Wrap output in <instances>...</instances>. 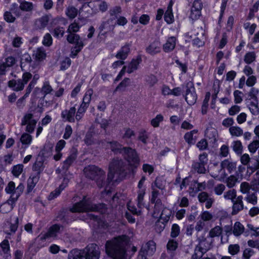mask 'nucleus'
<instances>
[{
	"instance_id": "f257e3e1",
	"label": "nucleus",
	"mask_w": 259,
	"mask_h": 259,
	"mask_svg": "<svg viewBox=\"0 0 259 259\" xmlns=\"http://www.w3.org/2000/svg\"><path fill=\"white\" fill-rule=\"evenodd\" d=\"M129 238L126 235L119 236L108 240L105 244L107 254L113 259H126Z\"/></svg>"
},
{
	"instance_id": "f03ea898",
	"label": "nucleus",
	"mask_w": 259,
	"mask_h": 259,
	"mask_svg": "<svg viewBox=\"0 0 259 259\" xmlns=\"http://www.w3.org/2000/svg\"><path fill=\"white\" fill-rule=\"evenodd\" d=\"M71 212H83L88 211H98L101 213H105L107 211V207L105 204H98L92 203L90 199L84 196L80 201L75 203L70 208Z\"/></svg>"
},
{
	"instance_id": "7ed1b4c3",
	"label": "nucleus",
	"mask_w": 259,
	"mask_h": 259,
	"mask_svg": "<svg viewBox=\"0 0 259 259\" xmlns=\"http://www.w3.org/2000/svg\"><path fill=\"white\" fill-rule=\"evenodd\" d=\"M85 177L91 180H94L99 188H102L106 185L105 172L100 167L90 165L83 169Z\"/></svg>"
},
{
	"instance_id": "20e7f679",
	"label": "nucleus",
	"mask_w": 259,
	"mask_h": 259,
	"mask_svg": "<svg viewBox=\"0 0 259 259\" xmlns=\"http://www.w3.org/2000/svg\"><path fill=\"white\" fill-rule=\"evenodd\" d=\"M127 166L121 159H114L109 164V171L108 174V180L111 181L115 174L120 175L126 170Z\"/></svg>"
},
{
	"instance_id": "39448f33",
	"label": "nucleus",
	"mask_w": 259,
	"mask_h": 259,
	"mask_svg": "<svg viewBox=\"0 0 259 259\" xmlns=\"http://www.w3.org/2000/svg\"><path fill=\"white\" fill-rule=\"evenodd\" d=\"M156 251V243L152 240L143 244L139 252L138 259H148Z\"/></svg>"
},
{
	"instance_id": "423d86ee",
	"label": "nucleus",
	"mask_w": 259,
	"mask_h": 259,
	"mask_svg": "<svg viewBox=\"0 0 259 259\" xmlns=\"http://www.w3.org/2000/svg\"><path fill=\"white\" fill-rule=\"evenodd\" d=\"M122 154L131 166L137 167L139 164L140 158L135 149L125 147Z\"/></svg>"
},
{
	"instance_id": "0eeeda50",
	"label": "nucleus",
	"mask_w": 259,
	"mask_h": 259,
	"mask_svg": "<svg viewBox=\"0 0 259 259\" xmlns=\"http://www.w3.org/2000/svg\"><path fill=\"white\" fill-rule=\"evenodd\" d=\"M24 189V186L22 183L16 188L15 184L14 182H10L5 188V191L7 194H11L9 198H14L15 200H18V198L22 194Z\"/></svg>"
},
{
	"instance_id": "6e6552de",
	"label": "nucleus",
	"mask_w": 259,
	"mask_h": 259,
	"mask_svg": "<svg viewBox=\"0 0 259 259\" xmlns=\"http://www.w3.org/2000/svg\"><path fill=\"white\" fill-rule=\"evenodd\" d=\"M205 232L201 235H197V240L198 244L195 248V251H198L201 252L200 257L208 251L212 247V241L209 242L205 237Z\"/></svg>"
},
{
	"instance_id": "1a4fd4ad",
	"label": "nucleus",
	"mask_w": 259,
	"mask_h": 259,
	"mask_svg": "<svg viewBox=\"0 0 259 259\" xmlns=\"http://www.w3.org/2000/svg\"><path fill=\"white\" fill-rule=\"evenodd\" d=\"M82 252L84 255V259H99L100 256V248L94 243L89 244L82 249Z\"/></svg>"
},
{
	"instance_id": "9d476101",
	"label": "nucleus",
	"mask_w": 259,
	"mask_h": 259,
	"mask_svg": "<svg viewBox=\"0 0 259 259\" xmlns=\"http://www.w3.org/2000/svg\"><path fill=\"white\" fill-rule=\"evenodd\" d=\"M37 120L33 118V115L28 113L24 115L21 120V125H26L25 131L29 134L32 133L35 128Z\"/></svg>"
},
{
	"instance_id": "9b49d317",
	"label": "nucleus",
	"mask_w": 259,
	"mask_h": 259,
	"mask_svg": "<svg viewBox=\"0 0 259 259\" xmlns=\"http://www.w3.org/2000/svg\"><path fill=\"white\" fill-rule=\"evenodd\" d=\"M208 161L207 154L203 153L199 156L198 161L194 162L192 164V169L199 174H204L206 170L205 165Z\"/></svg>"
},
{
	"instance_id": "f8f14e48",
	"label": "nucleus",
	"mask_w": 259,
	"mask_h": 259,
	"mask_svg": "<svg viewBox=\"0 0 259 259\" xmlns=\"http://www.w3.org/2000/svg\"><path fill=\"white\" fill-rule=\"evenodd\" d=\"M197 95L195 88L192 82H188L186 85L185 100L190 105H194L197 100Z\"/></svg>"
},
{
	"instance_id": "ddd939ff",
	"label": "nucleus",
	"mask_w": 259,
	"mask_h": 259,
	"mask_svg": "<svg viewBox=\"0 0 259 259\" xmlns=\"http://www.w3.org/2000/svg\"><path fill=\"white\" fill-rule=\"evenodd\" d=\"M113 18H109L102 23L99 27V36H105L108 32L114 30L115 24H113Z\"/></svg>"
},
{
	"instance_id": "4468645a",
	"label": "nucleus",
	"mask_w": 259,
	"mask_h": 259,
	"mask_svg": "<svg viewBox=\"0 0 259 259\" xmlns=\"http://www.w3.org/2000/svg\"><path fill=\"white\" fill-rule=\"evenodd\" d=\"M76 112V109L75 106L70 107L69 109H66L61 112V118L64 121L69 122H74L76 120L75 115Z\"/></svg>"
},
{
	"instance_id": "2eb2a0df",
	"label": "nucleus",
	"mask_w": 259,
	"mask_h": 259,
	"mask_svg": "<svg viewBox=\"0 0 259 259\" xmlns=\"http://www.w3.org/2000/svg\"><path fill=\"white\" fill-rule=\"evenodd\" d=\"M202 8V4L200 0H195L191 8L190 17L193 20L198 19L200 16Z\"/></svg>"
},
{
	"instance_id": "dca6fc26",
	"label": "nucleus",
	"mask_w": 259,
	"mask_h": 259,
	"mask_svg": "<svg viewBox=\"0 0 259 259\" xmlns=\"http://www.w3.org/2000/svg\"><path fill=\"white\" fill-rule=\"evenodd\" d=\"M243 196L239 195L236 199L232 201L233 203L232 214L236 215L244 209V204L243 202Z\"/></svg>"
},
{
	"instance_id": "f3484780",
	"label": "nucleus",
	"mask_w": 259,
	"mask_h": 259,
	"mask_svg": "<svg viewBox=\"0 0 259 259\" xmlns=\"http://www.w3.org/2000/svg\"><path fill=\"white\" fill-rule=\"evenodd\" d=\"M161 45L158 40L151 42L146 48V51L151 55H155L160 52Z\"/></svg>"
},
{
	"instance_id": "a211bd4d",
	"label": "nucleus",
	"mask_w": 259,
	"mask_h": 259,
	"mask_svg": "<svg viewBox=\"0 0 259 259\" xmlns=\"http://www.w3.org/2000/svg\"><path fill=\"white\" fill-rule=\"evenodd\" d=\"M17 201L14 198H9L6 202L1 205L0 211L3 213L9 212L14 208Z\"/></svg>"
},
{
	"instance_id": "6ab92c4d",
	"label": "nucleus",
	"mask_w": 259,
	"mask_h": 259,
	"mask_svg": "<svg viewBox=\"0 0 259 259\" xmlns=\"http://www.w3.org/2000/svg\"><path fill=\"white\" fill-rule=\"evenodd\" d=\"M233 233L235 236H239L244 233L245 236L249 235L248 231L245 230L243 225L239 222H236L234 225Z\"/></svg>"
},
{
	"instance_id": "aec40b11",
	"label": "nucleus",
	"mask_w": 259,
	"mask_h": 259,
	"mask_svg": "<svg viewBox=\"0 0 259 259\" xmlns=\"http://www.w3.org/2000/svg\"><path fill=\"white\" fill-rule=\"evenodd\" d=\"M131 44L130 43H126L123 47H121L120 50L117 52L115 57L119 59L124 60H125L130 52V47Z\"/></svg>"
},
{
	"instance_id": "412c9836",
	"label": "nucleus",
	"mask_w": 259,
	"mask_h": 259,
	"mask_svg": "<svg viewBox=\"0 0 259 259\" xmlns=\"http://www.w3.org/2000/svg\"><path fill=\"white\" fill-rule=\"evenodd\" d=\"M32 62V59L30 55L25 53L21 55L20 61V66L23 70H26L30 66Z\"/></svg>"
},
{
	"instance_id": "4be33fe9",
	"label": "nucleus",
	"mask_w": 259,
	"mask_h": 259,
	"mask_svg": "<svg viewBox=\"0 0 259 259\" xmlns=\"http://www.w3.org/2000/svg\"><path fill=\"white\" fill-rule=\"evenodd\" d=\"M142 62V58L138 56L136 59H133L129 64L126 66V72L128 73H132L138 69L139 64Z\"/></svg>"
},
{
	"instance_id": "5701e85b",
	"label": "nucleus",
	"mask_w": 259,
	"mask_h": 259,
	"mask_svg": "<svg viewBox=\"0 0 259 259\" xmlns=\"http://www.w3.org/2000/svg\"><path fill=\"white\" fill-rule=\"evenodd\" d=\"M39 179V176L38 175H32L27 180V193H30Z\"/></svg>"
},
{
	"instance_id": "b1692460",
	"label": "nucleus",
	"mask_w": 259,
	"mask_h": 259,
	"mask_svg": "<svg viewBox=\"0 0 259 259\" xmlns=\"http://www.w3.org/2000/svg\"><path fill=\"white\" fill-rule=\"evenodd\" d=\"M236 166L235 163L230 162L228 160H225L222 162L221 166L218 167L216 166H214V169H217L219 172H221L225 168H227L230 172L233 169H235Z\"/></svg>"
},
{
	"instance_id": "393cba45",
	"label": "nucleus",
	"mask_w": 259,
	"mask_h": 259,
	"mask_svg": "<svg viewBox=\"0 0 259 259\" xmlns=\"http://www.w3.org/2000/svg\"><path fill=\"white\" fill-rule=\"evenodd\" d=\"M68 182V179H64L63 182L60 185L59 187L50 193L48 197L49 199H53L59 196L60 194L61 191L64 190V188L67 186Z\"/></svg>"
},
{
	"instance_id": "a878e982",
	"label": "nucleus",
	"mask_w": 259,
	"mask_h": 259,
	"mask_svg": "<svg viewBox=\"0 0 259 259\" xmlns=\"http://www.w3.org/2000/svg\"><path fill=\"white\" fill-rule=\"evenodd\" d=\"M176 38L175 37L171 36L169 37L166 43L163 45V49L165 52H169L172 51L176 47Z\"/></svg>"
},
{
	"instance_id": "bb28decb",
	"label": "nucleus",
	"mask_w": 259,
	"mask_h": 259,
	"mask_svg": "<svg viewBox=\"0 0 259 259\" xmlns=\"http://www.w3.org/2000/svg\"><path fill=\"white\" fill-rule=\"evenodd\" d=\"M8 85L10 88H13L15 91H19L23 90L24 85L21 79L17 80H12L8 82Z\"/></svg>"
},
{
	"instance_id": "cd10ccee",
	"label": "nucleus",
	"mask_w": 259,
	"mask_h": 259,
	"mask_svg": "<svg viewBox=\"0 0 259 259\" xmlns=\"http://www.w3.org/2000/svg\"><path fill=\"white\" fill-rule=\"evenodd\" d=\"M51 15H46L36 21L35 24L39 29L45 28L48 24Z\"/></svg>"
},
{
	"instance_id": "c85d7f7f",
	"label": "nucleus",
	"mask_w": 259,
	"mask_h": 259,
	"mask_svg": "<svg viewBox=\"0 0 259 259\" xmlns=\"http://www.w3.org/2000/svg\"><path fill=\"white\" fill-rule=\"evenodd\" d=\"M76 157L77 156L75 153H72L70 154L66 159L63 162L62 166L63 170L66 171L75 160Z\"/></svg>"
},
{
	"instance_id": "c756f323",
	"label": "nucleus",
	"mask_w": 259,
	"mask_h": 259,
	"mask_svg": "<svg viewBox=\"0 0 259 259\" xmlns=\"http://www.w3.org/2000/svg\"><path fill=\"white\" fill-rule=\"evenodd\" d=\"M108 144L110 145V148L111 150L115 153H121L123 152L125 147L116 141H111L108 142Z\"/></svg>"
},
{
	"instance_id": "7c9ffc66",
	"label": "nucleus",
	"mask_w": 259,
	"mask_h": 259,
	"mask_svg": "<svg viewBox=\"0 0 259 259\" xmlns=\"http://www.w3.org/2000/svg\"><path fill=\"white\" fill-rule=\"evenodd\" d=\"M61 227L59 225H54L52 226L49 230L48 232L45 234L44 239L48 237H55L57 235V233L60 232Z\"/></svg>"
},
{
	"instance_id": "2f4dec72",
	"label": "nucleus",
	"mask_w": 259,
	"mask_h": 259,
	"mask_svg": "<svg viewBox=\"0 0 259 259\" xmlns=\"http://www.w3.org/2000/svg\"><path fill=\"white\" fill-rule=\"evenodd\" d=\"M82 250L73 249L68 254V259H84Z\"/></svg>"
},
{
	"instance_id": "473e14b6",
	"label": "nucleus",
	"mask_w": 259,
	"mask_h": 259,
	"mask_svg": "<svg viewBox=\"0 0 259 259\" xmlns=\"http://www.w3.org/2000/svg\"><path fill=\"white\" fill-rule=\"evenodd\" d=\"M33 57L36 60L42 61L45 59L46 54L43 48H38L33 51Z\"/></svg>"
},
{
	"instance_id": "72a5a7b5",
	"label": "nucleus",
	"mask_w": 259,
	"mask_h": 259,
	"mask_svg": "<svg viewBox=\"0 0 259 259\" xmlns=\"http://www.w3.org/2000/svg\"><path fill=\"white\" fill-rule=\"evenodd\" d=\"M0 246L3 253L5 254V257L8 258L11 256L10 254V244L7 239L4 240L0 244Z\"/></svg>"
},
{
	"instance_id": "f704fd0d",
	"label": "nucleus",
	"mask_w": 259,
	"mask_h": 259,
	"mask_svg": "<svg viewBox=\"0 0 259 259\" xmlns=\"http://www.w3.org/2000/svg\"><path fill=\"white\" fill-rule=\"evenodd\" d=\"M164 18L168 24H171L174 22V18L172 12L171 5H168L166 11Z\"/></svg>"
},
{
	"instance_id": "c9c22d12",
	"label": "nucleus",
	"mask_w": 259,
	"mask_h": 259,
	"mask_svg": "<svg viewBox=\"0 0 259 259\" xmlns=\"http://www.w3.org/2000/svg\"><path fill=\"white\" fill-rule=\"evenodd\" d=\"M197 133V131L194 130L185 134L184 136L185 141L189 144H194L196 142V138L193 137V135Z\"/></svg>"
},
{
	"instance_id": "e433bc0d",
	"label": "nucleus",
	"mask_w": 259,
	"mask_h": 259,
	"mask_svg": "<svg viewBox=\"0 0 259 259\" xmlns=\"http://www.w3.org/2000/svg\"><path fill=\"white\" fill-rule=\"evenodd\" d=\"M151 203L155 204L154 207L153 215L155 217H158L161 210L163 209V205L162 204L161 200H157Z\"/></svg>"
},
{
	"instance_id": "4c0bfd02",
	"label": "nucleus",
	"mask_w": 259,
	"mask_h": 259,
	"mask_svg": "<svg viewBox=\"0 0 259 259\" xmlns=\"http://www.w3.org/2000/svg\"><path fill=\"white\" fill-rule=\"evenodd\" d=\"M237 191L236 190L233 189L225 192L224 194V198L226 200H230L231 202L237 198Z\"/></svg>"
},
{
	"instance_id": "58836bf2",
	"label": "nucleus",
	"mask_w": 259,
	"mask_h": 259,
	"mask_svg": "<svg viewBox=\"0 0 259 259\" xmlns=\"http://www.w3.org/2000/svg\"><path fill=\"white\" fill-rule=\"evenodd\" d=\"M93 94V90L91 89H89L85 93L81 104L89 107L90 103L91 98Z\"/></svg>"
},
{
	"instance_id": "ea45409f",
	"label": "nucleus",
	"mask_w": 259,
	"mask_h": 259,
	"mask_svg": "<svg viewBox=\"0 0 259 259\" xmlns=\"http://www.w3.org/2000/svg\"><path fill=\"white\" fill-rule=\"evenodd\" d=\"M20 8L23 11L29 12L33 10V6L32 3L26 1H20Z\"/></svg>"
},
{
	"instance_id": "a19ab883",
	"label": "nucleus",
	"mask_w": 259,
	"mask_h": 259,
	"mask_svg": "<svg viewBox=\"0 0 259 259\" xmlns=\"http://www.w3.org/2000/svg\"><path fill=\"white\" fill-rule=\"evenodd\" d=\"M65 13L68 18L72 19L77 15L78 10L74 7L71 6L66 9Z\"/></svg>"
},
{
	"instance_id": "79ce46f5",
	"label": "nucleus",
	"mask_w": 259,
	"mask_h": 259,
	"mask_svg": "<svg viewBox=\"0 0 259 259\" xmlns=\"http://www.w3.org/2000/svg\"><path fill=\"white\" fill-rule=\"evenodd\" d=\"M88 108V107L81 104L76 112L75 118L77 121H78L82 119Z\"/></svg>"
},
{
	"instance_id": "37998d69",
	"label": "nucleus",
	"mask_w": 259,
	"mask_h": 259,
	"mask_svg": "<svg viewBox=\"0 0 259 259\" xmlns=\"http://www.w3.org/2000/svg\"><path fill=\"white\" fill-rule=\"evenodd\" d=\"M32 140V136L28 133H23L21 138L20 141L22 144L28 146L31 143Z\"/></svg>"
},
{
	"instance_id": "c03bdc74",
	"label": "nucleus",
	"mask_w": 259,
	"mask_h": 259,
	"mask_svg": "<svg viewBox=\"0 0 259 259\" xmlns=\"http://www.w3.org/2000/svg\"><path fill=\"white\" fill-rule=\"evenodd\" d=\"M205 135L206 138L210 140V142L214 143L217 141V132L215 130H207L205 133Z\"/></svg>"
},
{
	"instance_id": "a18cd8bd",
	"label": "nucleus",
	"mask_w": 259,
	"mask_h": 259,
	"mask_svg": "<svg viewBox=\"0 0 259 259\" xmlns=\"http://www.w3.org/2000/svg\"><path fill=\"white\" fill-rule=\"evenodd\" d=\"M245 200L249 203L255 205L257 203V197L255 193H247Z\"/></svg>"
},
{
	"instance_id": "49530a36",
	"label": "nucleus",
	"mask_w": 259,
	"mask_h": 259,
	"mask_svg": "<svg viewBox=\"0 0 259 259\" xmlns=\"http://www.w3.org/2000/svg\"><path fill=\"white\" fill-rule=\"evenodd\" d=\"M159 215L161 220H163L165 222H167L171 215V211L167 208H163Z\"/></svg>"
},
{
	"instance_id": "de8ad7c7",
	"label": "nucleus",
	"mask_w": 259,
	"mask_h": 259,
	"mask_svg": "<svg viewBox=\"0 0 259 259\" xmlns=\"http://www.w3.org/2000/svg\"><path fill=\"white\" fill-rule=\"evenodd\" d=\"M32 169L36 171L34 175H38L39 176V174L44 169V162L42 161H36L33 165Z\"/></svg>"
},
{
	"instance_id": "09e8293b",
	"label": "nucleus",
	"mask_w": 259,
	"mask_h": 259,
	"mask_svg": "<svg viewBox=\"0 0 259 259\" xmlns=\"http://www.w3.org/2000/svg\"><path fill=\"white\" fill-rule=\"evenodd\" d=\"M145 80L150 87H153L158 81L157 77L153 74L145 76Z\"/></svg>"
},
{
	"instance_id": "8fccbe9b",
	"label": "nucleus",
	"mask_w": 259,
	"mask_h": 259,
	"mask_svg": "<svg viewBox=\"0 0 259 259\" xmlns=\"http://www.w3.org/2000/svg\"><path fill=\"white\" fill-rule=\"evenodd\" d=\"M145 194V189H141L138 192V195L137 197L138 201V206L139 208H142L144 206V203L143 202L144 197Z\"/></svg>"
},
{
	"instance_id": "3c124183",
	"label": "nucleus",
	"mask_w": 259,
	"mask_h": 259,
	"mask_svg": "<svg viewBox=\"0 0 259 259\" xmlns=\"http://www.w3.org/2000/svg\"><path fill=\"white\" fill-rule=\"evenodd\" d=\"M238 182V179L234 176H230L226 180L225 183L229 188L234 187Z\"/></svg>"
},
{
	"instance_id": "603ef678",
	"label": "nucleus",
	"mask_w": 259,
	"mask_h": 259,
	"mask_svg": "<svg viewBox=\"0 0 259 259\" xmlns=\"http://www.w3.org/2000/svg\"><path fill=\"white\" fill-rule=\"evenodd\" d=\"M19 219L18 217H14L13 220H11L10 223V231L9 234H13L16 232L18 227Z\"/></svg>"
},
{
	"instance_id": "864d4df0",
	"label": "nucleus",
	"mask_w": 259,
	"mask_h": 259,
	"mask_svg": "<svg viewBox=\"0 0 259 259\" xmlns=\"http://www.w3.org/2000/svg\"><path fill=\"white\" fill-rule=\"evenodd\" d=\"M53 88L50 85L48 81H45L41 89V93L44 95V98L46 97L47 94H50L53 91Z\"/></svg>"
},
{
	"instance_id": "5fc2aeb1",
	"label": "nucleus",
	"mask_w": 259,
	"mask_h": 259,
	"mask_svg": "<svg viewBox=\"0 0 259 259\" xmlns=\"http://www.w3.org/2000/svg\"><path fill=\"white\" fill-rule=\"evenodd\" d=\"M229 132L233 136L239 137L243 134V130L239 126H231L229 128Z\"/></svg>"
},
{
	"instance_id": "6e6d98bb",
	"label": "nucleus",
	"mask_w": 259,
	"mask_h": 259,
	"mask_svg": "<svg viewBox=\"0 0 259 259\" xmlns=\"http://www.w3.org/2000/svg\"><path fill=\"white\" fill-rule=\"evenodd\" d=\"M96 5L98 6V9L95 8L94 11L95 13L99 11L104 12L108 9V5L107 3L104 1H100L99 3H97Z\"/></svg>"
},
{
	"instance_id": "4d7b16f0",
	"label": "nucleus",
	"mask_w": 259,
	"mask_h": 259,
	"mask_svg": "<svg viewBox=\"0 0 259 259\" xmlns=\"http://www.w3.org/2000/svg\"><path fill=\"white\" fill-rule=\"evenodd\" d=\"M130 79L129 78H124V79L117 85L115 91H124V89L130 85Z\"/></svg>"
},
{
	"instance_id": "13d9d810",
	"label": "nucleus",
	"mask_w": 259,
	"mask_h": 259,
	"mask_svg": "<svg viewBox=\"0 0 259 259\" xmlns=\"http://www.w3.org/2000/svg\"><path fill=\"white\" fill-rule=\"evenodd\" d=\"M222 228L219 226H216L211 229L209 232V237L214 238L219 236L222 233Z\"/></svg>"
},
{
	"instance_id": "bf43d9fd",
	"label": "nucleus",
	"mask_w": 259,
	"mask_h": 259,
	"mask_svg": "<svg viewBox=\"0 0 259 259\" xmlns=\"http://www.w3.org/2000/svg\"><path fill=\"white\" fill-rule=\"evenodd\" d=\"M255 58L256 56L254 52H248L245 54L244 60L246 63L250 64L255 60Z\"/></svg>"
},
{
	"instance_id": "052dcab7",
	"label": "nucleus",
	"mask_w": 259,
	"mask_h": 259,
	"mask_svg": "<svg viewBox=\"0 0 259 259\" xmlns=\"http://www.w3.org/2000/svg\"><path fill=\"white\" fill-rule=\"evenodd\" d=\"M163 120V116L161 114H159L152 119L151 121V124L154 127H157L159 126L160 122Z\"/></svg>"
},
{
	"instance_id": "680f3d73",
	"label": "nucleus",
	"mask_w": 259,
	"mask_h": 259,
	"mask_svg": "<svg viewBox=\"0 0 259 259\" xmlns=\"http://www.w3.org/2000/svg\"><path fill=\"white\" fill-rule=\"evenodd\" d=\"M4 19L8 23H13L16 20V18L12 15L10 11H6L4 14Z\"/></svg>"
},
{
	"instance_id": "e2e57ef3",
	"label": "nucleus",
	"mask_w": 259,
	"mask_h": 259,
	"mask_svg": "<svg viewBox=\"0 0 259 259\" xmlns=\"http://www.w3.org/2000/svg\"><path fill=\"white\" fill-rule=\"evenodd\" d=\"M240 251V246L237 244H231L228 247V252L232 255L237 254Z\"/></svg>"
},
{
	"instance_id": "0e129e2a",
	"label": "nucleus",
	"mask_w": 259,
	"mask_h": 259,
	"mask_svg": "<svg viewBox=\"0 0 259 259\" xmlns=\"http://www.w3.org/2000/svg\"><path fill=\"white\" fill-rule=\"evenodd\" d=\"M148 136L145 130H141L139 132L138 140L141 141L143 144L147 143Z\"/></svg>"
},
{
	"instance_id": "69168bd1",
	"label": "nucleus",
	"mask_w": 259,
	"mask_h": 259,
	"mask_svg": "<svg viewBox=\"0 0 259 259\" xmlns=\"http://www.w3.org/2000/svg\"><path fill=\"white\" fill-rule=\"evenodd\" d=\"M233 149L237 154H241L242 152V145L240 141H234L233 143Z\"/></svg>"
},
{
	"instance_id": "338daca9",
	"label": "nucleus",
	"mask_w": 259,
	"mask_h": 259,
	"mask_svg": "<svg viewBox=\"0 0 259 259\" xmlns=\"http://www.w3.org/2000/svg\"><path fill=\"white\" fill-rule=\"evenodd\" d=\"M259 148V141L254 140L248 146V148L250 152L254 153Z\"/></svg>"
},
{
	"instance_id": "774afa93",
	"label": "nucleus",
	"mask_w": 259,
	"mask_h": 259,
	"mask_svg": "<svg viewBox=\"0 0 259 259\" xmlns=\"http://www.w3.org/2000/svg\"><path fill=\"white\" fill-rule=\"evenodd\" d=\"M21 9L20 6L16 3L13 4L10 8V11L14 13L16 17H20L21 15Z\"/></svg>"
}]
</instances>
